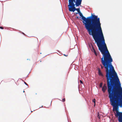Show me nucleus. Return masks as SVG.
Masks as SVG:
<instances>
[{
    "instance_id": "9d476101",
    "label": "nucleus",
    "mask_w": 122,
    "mask_h": 122,
    "mask_svg": "<svg viewBox=\"0 0 122 122\" xmlns=\"http://www.w3.org/2000/svg\"><path fill=\"white\" fill-rule=\"evenodd\" d=\"M100 66H101V69H103V66L101 64L100 65Z\"/></svg>"
},
{
    "instance_id": "a211bd4d",
    "label": "nucleus",
    "mask_w": 122,
    "mask_h": 122,
    "mask_svg": "<svg viewBox=\"0 0 122 122\" xmlns=\"http://www.w3.org/2000/svg\"><path fill=\"white\" fill-rule=\"evenodd\" d=\"M76 18L77 19H78L79 18V17L78 16H77L76 17Z\"/></svg>"
},
{
    "instance_id": "7ed1b4c3",
    "label": "nucleus",
    "mask_w": 122,
    "mask_h": 122,
    "mask_svg": "<svg viewBox=\"0 0 122 122\" xmlns=\"http://www.w3.org/2000/svg\"><path fill=\"white\" fill-rule=\"evenodd\" d=\"M75 2V0H69V4L68 5V10L70 11L73 12L76 10L78 13H79L80 12V8L76 9L75 8L74 3Z\"/></svg>"
},
{
    "instance_id": "f257e3e1",
    "label": "nucleus",
    "mask_w": 122,
    "mask_h": 122,
    "mask_svg": "<svg viewBox=\"0 0 122 122\" xmlns=\"http://www.w3.org/2000/svg\"><path fill=\"white\" fill-rule=\"evenodd\" d=\"M80 15L83 20L82 22L90 35H92L99 50L103 55L101 62H112V59L107 49L101 27L100 18L97 15L92 14L91 16L86 18L80 12Z\"/></svg>"
},
{
    "instance_id": "20e7f679",
    "label": "nucleus",
    "mask_w": 122,
    "mask_h": 122,
    "mask_svg": "<svg viewBox=\"0 0 122 122\" xmlns=\"http://www.w3.org/2000/svg\"><path fill=\"white\" fill-rule=\"evenodd\" d=\"M82 1V0H75V2L74 3L75 5V6L76 5V7L80 5ZM68 2L69 3V0H68Z\"/></svg>"
},
{
    "instance_id": "6e6552de",
    "label": "nucleus",
    "mask_w": 122,
    "mask_h": 122,
    "mask_svg": "<svg viewBox=\"0 0 122 122\" xmlns=\"http://www.w3.org/2000/svg\"><path fill=\"white\" fill-rule=\"evenodd\" d=\"M92 101L94 103V106H95V102H96V100L95 99H94L92 100Z\"/></svg>"
},
{
    "instance_id": "9b49d317",
    "label": "nucleus",
    "mask_w": 122,
    "mask_h": 122,
    "mask_svg": "<svg viewBox=\"0 0 122 122\" xmlns=\"http://www.w3.org/2000/svg\"><path fill=\"white\" fill-rule=\"evenodd\" d=\"M80 83H81V84H83V82L81 80H80Z\"/></svg>"
},
{
    "instance_id": "ddd939ff",
    "label": "nucleus",
    "mask_w": 122,
    "mask_h": 122,
    "mask_svg": "<svg viewBox=\"0 0 122 122\" xmlns=\"http://www.w3.org/2000/svg\"><path fill=\"white\" fill-rule=\"evenodd\" d=\"M62 101L63 102H65V98H64L62 99Z\"/></svg>"
},
{
    "instance_id": "f8f14e48",
    "label": "nucleus",
    "mask_w": 122,
    "mask_h": 122,
    "mask_svg": "<svg viewBox=\"0 0 122 122\" xmlns=\"http://www.w3.org/2000/svg\"><path fill=\"white\" fill-rule=\"evenodd\" d=\"M0 28L1 29H4V27H3L2 26H0Z\"/></svg>"
},
{
    "instance_id": "1a4fd4ad",
    "label": "nucleus",
    "mask_w": 122,
    "mask_h": 122,
    "mask_svg": "<svg viewBox=\"0 0 122 122\" xmlns=\"http://www.w3.org/2000/svg\"><path fill=\"white\" fill-rule=\"evenodd\" d=\"M102 83H101L100 84V87H102Z\"/></svg>"
},
{
    "instance_id": "dca6fc26",
    "label": "nucleus",
    "mask_w": 122,
    "mask_h": 122,
    "mask_svg": "<svg viewBox=\"0 0 122 122\" xmlns=\"http://www.w3.org/2000/svg\"><path fill=\"white\" fill-rule=\"evenodd\" d=\"M64 55V56H68V55H66L65 54H64V55Z\"/></svg>"
},
{
    "instance_id": "2eb2a0df",
    "label": "nucleus",
    "mask_w": 122,
    "mask_h": 122,
    "mask_svg": "<svg viewBox=\"0 0 122 122\" xmlns=\"http://www.w3.org/2000/svg\"><path fill=\"white\" fill-rule=\"evenodd\" d=\"M97 115H98V116H99V115H100V114H99V112L98 113Z\"/></svg>"
},
{
    "instance_id": "39448f33",
    "label": "nucleus",
    "mask_w": 122,
    "mask_h": 122,
    "mask_svg": "<svg viewBox=\"0 0 122 122\" xmlns=\"http://www.w3.org/2000/svg\"><path fill=\"white\" fill-rule=\"evenodd\" d=\"M107 89V87L106 86V84H105L103 85V86L102 87V90L103 93H105Z\"/></svg>"
},
{
    "instance_id": "4468645a",
    "label": "nucleus",
    "mask_w": 122,
    "mask_h": 122,
    "mask_svg": "<svg viewBox=\"0 0 122 122\" xmlns=\"http://www.w3.org/2000/svg\"><path fill=\"white\" fill-rule=\"evenodd\" d=\"M97 117H98V118L99 119H100V115H99V116H97Z\"/></svg>"
},
{
    "instance_id": "f03ea898",
    "label": "nucleus",
    "mask_w": 122,
    "mask_h": 122,
    "mask_svg": "<svg viewBox=\"0 0 122 122\" xmlns=\"http://www.w3.org/2000/svg\"><path fill=\"white\" fill-rule=\"evenodd\" d=\"M109 97L113 111H115L116 117L119 116L118 121L122 122V88L121 85H107Z\"/></svg>"
},
{
    "instance_id": "0eeeda50",
    "label": "nucleus",
    "mask_w": 122,
    "mask_h": 122,
    "mask_svg": "<svg viewBox=\"0 0 122 122\" xmlns=\"http://www.w3.org/2000/svg\"><path fill=\"white\" fill-rule=\"evenodd\" d=\"M92 49L93 50V51H94V54H95V55L97 56V53L95 51V49H94V48L93 47H92Z\"/></svg>"
},
{
    "instance_id": "6ab92c4d",
    "label": "nucleus",
    "mask_w": 122,
    "mask_h": 122,
    "mask_svg": "<svg viewBox=\"0 0 122 122\" xmlns=\"http://www.w3.org/2000/svg\"><path fill=\"white\" fill-rule=\"evenodd\" d=\"M24 92V91H23V92Z\"/></svg>"
},
{
    "instance_id": "423d86ee",
    "label": "nucleus",
    "mask_w": 122,
    "mask_h": 122,
    "mask_svg": "<svg viewBox=\"0 0 122 122\" xmlns=\"http://www.w3.org/2000/svg\"><path fill=\"white\" fill-rule=\"evenodd\" d=\"M98 74L99 75L101 76H103V74L102 73L100 69H98Z\"/></svg>"
},
{
    "instance_id": "f3484780",
    "label": "nucleus",
    "mask_w": 122,
    "mask_h": 122,
    "mask_svg": "<svg viewBox=\"0 0 122 122\" xmlns=\"http://www.w3.org/2000/svg\"><path fill=\"white\" fill-rule=\"evenodd\" d=\"M24 83L26 85H27V84L26 83V82H24Z\"/></svg>"
}]
</instances>
